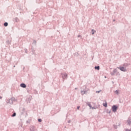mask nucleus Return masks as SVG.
Listing matches in <instances>:
<instances>
[{"label": "nucleus", "mask_w": 131, "mask_h": 131, "mask_svg": "<svg viewBox=\"0 0 131 131\" xmlns=\"http://www.w3.org/2000/svg\"><path fill=\"white\" fill-rule=\"evenodd\" d=\"M12 117H14L15 116H16V113H14L12 115Z\"/></svg>", "instance_id": "9b49d317"}, {"label": "nucleus", "mask_w": 131, "mask_h": 131, "mask_svg": "<svg viewBox=\"0 0 131 131\" xmlns=\"http://www.w3.org/2000/svg\"><path fill=\"white\" fill-rule=\"evenodd\" d=\"M112 109L114 112H116V111L117 110V106H116V105H114L112 107Z\"/></svg>", "instance_id": "f257e3e1"}, {"label": "nucleus", "mask_w": 131, "mask_h": 131, "mask_svg": "<svg viewBox=\"0 0 131 131\" xmlns=\"http://www.w3.org/2000/svg\"><path fill=\"white\" fill-rule=\"evenodd\" d=\"M95 69L96 70H100V67H99V66H98V67H95Z\"/></svg>", "instance_id": "39448f33"}, {"label": "nucleus", "mask_w": 131, "mask_h": 131, "mask_svg": "<svg viewBox=\"0 0 131 131\" xmlns=\"http://www.w3.org/2000/svg\"><path fill=\"white\" fill-rule=\"evenodd\" d=\"M79 108H80V106H78V107H77V109H79Z\"/></svg>", "instance_id": "dca6fc26"}, {"label": "nucleus", "mask_w": 131, "mask_h": 131, "mask_svg": "<svg viewBox=\"0 0 131 131\" xmlns=\"http://www.w3.org/2000/svg\"><path fill=\"white\" fill-rule=\"evenodd\" d=\"M127 123H128V124H130V123H131L130 120H128Z\"/></svg>", "instance_id": "6e6552de"}, {"label": "nucleus", "mask_w": 131, "mask_h": 131, "mask_svg": "<svg viewBox=\"0 0 131 131\" xmlns=\"http://www.w3.org/2000/svg\"><path fill=\"white\" fill-rule=\"evenodd\" d=\"M20 86L21 88H26V85L24 83H22V84H20Z\"/></svg>", "instance_id": "7ed1b4c3"}, {"label": "nucleus", "mask_w": 131, "mask_h": 131, "mask_svg": "<svg viewBox=\"0 0 131 131\" xmlns=\"http://www.w3.org/2000/svg\"><path fill=\"white\" fill-rule=\"evenodd\" d=\"M81 93L82 95H84V94H85V91H81Z\"/></svg>", "instance_id": "0eeeda50"}, {"label": "nucleus", "mask_w": 131, "mask_h": 131, "mask_svg": "<svg viewBox=\"0 0 131 131\" xmlns=\"http://www.w3.org/2000/svg\"><path fill=\"white\" fill-rule=\"evenodd\" d=\"M0 99H2V97H0Z\"/></svg>", "instance_id": "f3484780"}, {"label": "nucleus", "mask_w": 131, "mask_h": 131, "mask_svg": "<svg viewBox=\"0 0 131 131\" xmlns=\"http://www.w3.org/2000/svg\"><path fill=\"white\" fill-rule=\"evenodd\" d=\"M116 93L117 94H118V91H116Z\"/></svg>", "instance_id": "2eb2a0df"}, {"label": "nucleus", "mask_w": 131, "mask_h": 131, "mask_svg": "<svg viewBox=\"0 0 131 131\" xmlns=\"http://www.w3.org/2000/svg\"><path fill=\"white\" fill-rule=\"evenodd\" d=\"M88 106H89V107L91 108V109H94V107H92L91 106V103H90V102H88L87 103Z\"/></svg>", "instance_id": "20e7f679"}, {"label": "nucleus", "mask_w": 131, "mask_h": 131, "mask_svg": "<svg viewBox=\"0 0 131 131\" xmlns=\"http://www.w3.org/2000/svg\"><path fill=\"white\" fill-rule=\"evenodd\" d=\"M38 121H39V122H41V119H39Z\"/></svg>", "instance_id": "ddd939ff"}, {"label": "nucleus", "mask_w": 131, "mask_h": 131, "mask_svg": "<svg viewBox=\"0 0 131 131\" xmlns=\"http://www.w3.org/2000/svg\"><path fill=\"white\" fill-rule=\"evenodd\" d=\"M4 26H5V27L8 26V23H4Z\"/></svg>", "instance_id": "9d476101"}, {"label": "nucleus", "mask_w": 131, "mask_h": 131, "mask_svg": "<svg viewBox=\"0 0 131 131\" xmlns=\"http://www.w3.org/2000/svg\"><path fill=\"white\" fill-rule=\"evenodd\" d=\"M92 34H95L96 31H95L94 30H92Z\"/></svg>", "instance_id": "1a4fd4ad"}, {"label": "nucleus", "mask_w": 131, "mask_h": 131, "mask_svg": "<svg viewBox=\"0 0 131 131\" xmlns=\"http://www.w3.org/2000/svg\"><path fill=\"white\" fill-rule=\"evenodd\" d=\"M101 92H102V91H101V90L98 91H96V93L99 94V93H101Z\"/></svg>", "instance_id": "f8f14e48"}, {"label": "nucleus", "mask_w": 131, "mask_h": 131, "mask_svg": "<svg viewBox=\"0 0 131 131\" xmlns=\"http://www.w3.org/2000/svg\"><path fill=\"white\" fill-rule=\"evenodd\" d=\"M103 105L104 107H107V102L105 101V103H103Z\"/></svg>", "instance_id": "423d86ee"}, {"label": "nucleus", "mask_w": 131, "mask_h": 131, "mask_svg": "<svg viewBox=\"0 0 131 131\" xmlns=\"http://www.w3.org/2000/svg\"><path fill=\"white\" fill-rule=\"evenodd\" d=\"M125 131H131V130H130V129H126L125 130Z\"/></svg>", "instance_id": "4468645a"}, {"label": "nucleus", "mask_w": 131, "mask_h": 131, "mask_svg": "<svg viewBox=\"0 0 131 131\" xmlns=\"http://www.w3.org/2000/svg\"><path fill=\"white\" fill-rule=\"evenodd\" d=\"M119 69H120V70H121V71H123V72L126 71L125 68H123V67L119 68Z\"/></svg>", "instance_id": "f03ea898"}]
</instances>
